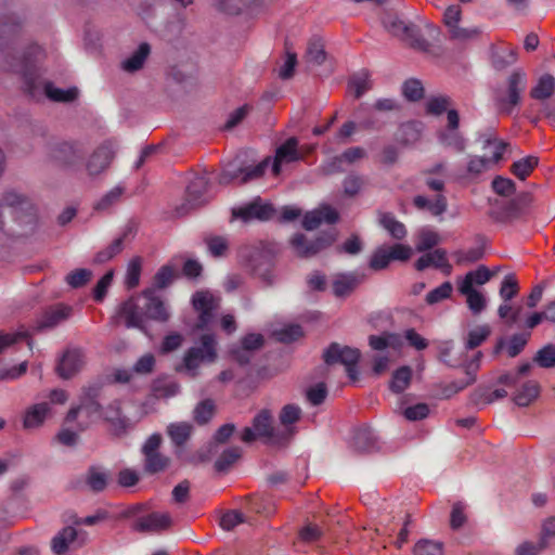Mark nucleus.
<instances>
[{
  "mask_svg": "<svg viewBox=\"0 0 555 555\" xmlns=\"http://www.w3.org/2000/svg\"><path fill=\"white\" fill-rule=\"evenodd\" d=\"M108 473L99 466H90L85 475V482L93 492H102L108 483Z\"/></svg>",
  "mask_w": 555,
  "mask_h": 555,
  "instance_id": "obj_34",
  "label": "nucleus"
},
{
  "mask_svg": "<svg viewBox=\"0 0 555 555\" xmlns=\"http://www.w3.org/2000/svg\"><path fill=\"white\" fill-rule=\"evenodd\" d=\"M77 530L74 527L63 528L51 542L52 551L56 555H63L67 552L69 543L74 542L77 538Z\"/></svg>",
  "mask_w": 555,
  "mask_h": 555,
  "instance_id": "obj_38",
  "label": "nucleus"
},
{
  "mask_svg": "<svg viewBox=\"0 0 555 555\" xmlns=\"http://www.w3.org/2000/svg\"><path fill=\"white\" fill-rule=\"evenodd\" d=\"M117 314L125 319L128 328L134 327L142 332H146V320L165 323L170 318L168 308L155 295L154 288H146L141 297H130L120 304Z\"/></svg>",
  "mask_w": 555,
  "mask_h": 555,
  "instance_id": "obj_2",
  "label": "nucleus"
},
{
  "mask_svg": "<svg viewBox=\"0 0 555 555\" xmlns=\"http://www.w3.org/2000/svg\"><path fill=\"white\" fill-rule=\"evenodd\" d=\"M170 464V459L160 452L144 454V470L154 475L165 470Z\"/></svg>",
  "mask_w": 555,
  "mask_h": 555,
  "instance_id": "obj_44",
  "label": "nucleus"
},
{
  "mask_svg": "<svg viewBox=\"0 0 555 555\" xmlns=\"http://www.w3.org/2000/svg\"><path fill=\"white\" fill-rule=\"evenodd\" d=\"M555 91V77L551 74L542 75L534 87L530 90V96L534 100L544 101L550 99Z\"/></svg>",
  "mask_w": 555,
  "mask_h": 555,
  "instance_id": "obj_35",
  "label": "nucleus"
},
{
  "mask_svg": "<svg viewBox=\"0 0 555 555\" xmlns=\"http://www.w3.org/2000/svg\"><path fill=\"white\" fill-rule=\"evenodd\" d=\"M301 158L302 155L298 151V140L295 137L288 138L275 151V156L272 164L273 175H280L282 164L298 162Z\"/></svg>",
  "mask_w": 555,
  "mask_h": 555,
  "instance_id": "obj_20",
  "label": "nucleus"
},
{
  "mask_svg": "<svg viewBox=\"0 0 555 555\" xmlns=\"http://www.w3.org/2000/svg\"><path fill=\"white\" fill-rule=\"evenodd\" d=\"M115 156L112 143L104 142L96 147L87 160L86 169L90 177L94 178L104 172Z\"/></svg>",
  "mask_w": 555,
  "mask_h": 555,
  "instance_id": "obj_17",
  "label": "nucleus"
},
{
  "mask_svg": "<svg viewBox=\"0 0 555 555\" xmlns=\"http://www.w3.org/2000/svg\"><path fill=\"white\" fill-rule=\"evenodd\" d=\"M151 53V47L146 42H142L138 49L121 63V68L128 73H134L141 69Z\"/></svg>",
  "mask_w": 555,
  "mask_h": 555,
  "instance_id": "obj_33",
  "label": "nucleus"
},
{
  "mask_svg": "<svg viewBox=\"0 0 555 555\" xmlns=\"http://www.w3.org/2000/svg\"><path fill=\"white\" fill-rule=\"evenodd\" d=\"M50 155L59 164L72 167L81 162L85 150L78 143L57 142L51 146Z\"/></svg>",
  "mask_w": 555,
  "mask_h": 555,
  "instance_id": "obj_16",
  "label": "nucleus"
},
{
  "mask_svg": "<svg viewBox=\"0 0 555 555\" xmlns=\"http://www.w3.org/2000/svg\"><path fill=\"white\" fill-rule=\"evenodd\" d=\"M453 286L451 282H443L438 287L431 289L426 295V302L428 305L438 304L447 298H449L452 294Z\"/></svg>",
  "mask_w": 555,
  "mask_h": 555,
  "instance_id": "obj_63",
  "label": "nucleus"
},
{
  "mask_svg": "<svg viewBox=\"0 0 555 555\" xmlns=\"http://www.w3.org/2000/svg\"><path fill=\"white\" fill-rule=\"evenodd\" d=\"M351 448L357 453H372L379 449L378 437L367 425H362L353 430Z\"/></svg>",
  "mask_w": 555,
  "mask_h": 555,
  "instance_id": "obj_19",
  "label": "nucleus"
},
{
  "mask_svg": "<svg viewBox=\"0 0 555 555\" xmlns=\"http://www.w3.org/2000/svg\"><path fill=\"white\" fill-rule=\"evenodd\" d=\"M171 526V517L168 513H151L141 517L132 525V529L139 532H159Z\"/></svg>",
  "mask_w": 555,
  "mask_h": 555,
  "instance_id": "obj_23",
  "label": "nucleus"
},
{
  "mask_svg": "<svg viewBox=\"0 0 555 555\" xmlns=\"http://www.w3.org/2000/svg\"><path fill=\"white\" fill-rule=\"evenodd\" d=\"M270 158L267 157L256 166H242L237 159L229 162L218 177L220 184H229L237 181L238 184H245L261 178L269 167Z\"/></svg>",
  "mask_w": 555,
  "mask_h": 555,
  "instance_id": "obj_7",
  "label": "nucleus"
},
{
  "mask_svg": "<svg viewBox=\"0 0 555 555\" xmlns=\"http://www.w3.org/2000/svg\"><path fill=\"white\" fill-rule=\"evenodd\" d=\"M9 209L13 219L23 224L33 223L36 209L30 199L15 190L5 191L0 198V229L4 224V211Z\"/></svg>",
  "mask_w": 555,
  "mask_h": 555,
  "instance_id": "obj_5",
  "label": "nucleus"
},
{
  "mask_svg": "<svg viewBox=\"0 0 555 555\" xmlns=\"http://www.w3.org/2000/svg\"><path fill=\"white\" fill-rule=\"evenodd\" d=\"M300 416L301 409L298 405H284L279 415L280 423L284 427L283 430L293 429L295 431L294 427L292 426L300 420Z\"/></svg>",
  "mask_w": 555,
  "mask_h": 555,
  "instance_id": "obj_55",
  "label": "nucleus"
},
{
  "mask_svg": "<svg viewBox=\"0 0 555 555\" xmlns=\"http://www.w3.org/2000/svg\"><path fill=\"white\" fill-rule=\"evenodd\" d=\"M383 25L391 35L401 39L410 40L414 48L424 51L429 48L426 39L422 37L418 27L412 23H405L398 16L388 15L383 20Z\"/></svg>",
  "mask_w": 555,
  "mask_h": 555,
  "instance_id": "obj_14",
  "label": "nucleus"
},
{
  "mask_svg": "<svg viewBox=\"0 0 555 555\" xmlns=\"http://www.w3.org/2000/svg\"><path fill=\"white\" fill-rule=\"evenodd\" d=\"M414 555H443V544L438 541L422 539L414 545Z\"/></svg>",
  "mask_w": 555,
  "mask_h": 555,
  "instance_id": "obj_56",
  "label": "nucleus"
},
{
  "mask_svg": "<svg viewBox=\"0 0 555 555\" xmlns=\"http://www.w3.org/2000/svg\"><path fill=\"white\" fill-rule=\"evenodd\" d=\"M273 335L276 340L288 344L302 336V328L298 324H289L281 330L274 331Z\"/></svg>",
  "mask_w": 555,
  "mask_h": 555,
  "instance_id": "obj_62",
  "label": "nucleus"
},
{
  "mask_svg": "<svg viewBox=\"0 0 555 555\" xmlns=\"http://www.w3.org/2000/svg\"><path fill=\"white\" fill-rule=\"evenodd\" d=\"M414 267L417 271H424L428 267H434L441 270L446 275L452 273V266L449 263L447 250L443 248H436L434 251L424 254L415 261Z\"/></svg>",
  "mask_w": 555,
  "mask_h": 555,
  "instance_id": "obj_22",
  "label": "nucleus"
},
{
  "mask_svg": "<svg viewBox=\"0 0 555 555\" xmlns=\"http://www.w3.org/2000/svg\"><path fill=\"white\" fill-rule=\"evenodd\" d=\"M519 292V285L514 274H507L503 279L500 287V297L505 302H509Z\"/></svg>",
  "mask_w": 555,
  "mask_h": 555,
  "instance_id": "obj_59",
  "label": "nucleus"
},
{
  "mask_svg": "<svg viewBox=\"0 0 555 555\" xmlns=\"http://www.w3.org/2000/svg\"><path fill=\"white\" fill-rule=\"evenodd\" d=\"M335 241L336 232L334 230L323 232L311 241L305 234L297 233L291 238V245L297 256L310 258L330 247Z\"/></svg>",
  "mask_w": 555,
  "mask_h": 555,
  "instance_id": "obj_13",
  "label": "nucleus"
},
{
  "mask_svg": "<svg viewBox=\"0 0 555 555\" xmlns=\"http://www.w3.org/2000/svg\"><path fill=\"white\" fill-rule=\"evenodd\" d=\"M413 204L417 209H426L433 216H441L448 208L447 197L442 194H438L433 201L423 195H417L414 197Z\"/></svg>",
  "mask_w": 555,
  "mask_h": 555,
  "instance_id": "obj_31",
  "label": "nucleus"
},
{
  "mask_svg": "<svg viewBox=\"0 0 555 555\" xmlns=\"http://www.w3.org/2000/svg\"><path fill=\"white\" fill-rule=\"evenodd\" d=\"M365 279L364 274L357 272L338 274L332 284L336 297H345L351 294Z\"/></svg>",
  "mask_w": 555,
  "mask_h": 555,
  "instance_id": "obj_27",
  "label": "nucleus"
},
{
  "mask_svg": "<svg viewBox=\"0 0 555 555\" xmlns=\"http://www.w3.org/2000/svg\"><path fill=\"white\" fill-rule=\"evenodd\" d=\"M106 421L111 430L117 435H124L131 427L130 420L121 412V402L119 400L112 401L103 411L102 416Z\"/></svg>",
  "mask_w": 555,
  "mask_h": 555,
  "instance_id": "obj_21",
  "label": "nucleus"
},
{
  "mask_svg": "<svg viewBox=\"0 0 555 555\" xmlns=\"http://www.w3.org/2000/svg\"><path fill=\"white\" fill-rule=\"evenodd\" d=\"M348 87L353 90L354 96L360 99L365 92L372 89L373 83L370 78V73L367 70H361L359 73L353 74L349 81Z\"/></svg>",
  "mask_w": 555,
  "mask_h": 555,
  "instance_id": "obj_43",
  "label": "nucleus"
},
{
  "mask_svg": "<svg viewBox=\"0 0 555 555\" xmlns=\"http://www.w3.org/2000/svg\"><path fill=\"white\" fill-rule=\"evenodd\" d=\"M179 272L177 268L171 263L162 266L153 278V287L156 289H164L168 287L177 278Z\"/></svg>",
  "mask_w": 555,
  "mask_h": 555,
  "instance_id": "obj_41",
  "label": "nucleus"
},
{
  "mask_svg": "<svg viewBox=\"0 0 555 555\" xmlns=\"http://www.w3.org/2000/svg\"><path fill=\"white\" fill-rule=\"evenodd\" d=\"M532 362L541 369L555 367V344H546L541 347L532 358Z\"/></svg>",
  "mask_w": 555,
  "mask_h": 555,
  "instance_id": "obj_46",
  "label": "nucleus"
},
{
  "mask_svg": "<svg viewBox=\"0 0 555 555\" xmlns=\"http://www.w3.org/2000/svg\"><path fill=\"white\" fill-rule=\"evenodd\" d=\"M540 542L545 548L555 543V516L543 521Z\"/></svg>",
  "mask_w": 555,
  "mask_h": 555,
  "instance_id": "obj_64",
  "label": "nucleus"
},
{
  "mask_svg": "<svg viewBox=\"0 0 555 555\" xmlns=\"http://www.w3.org/2000/svg\"><path fill=\"white\" fill-rule=\"evenodd\" d=\"M152 391L156 398H169L179 393L180 385L170 378L159 377L153 382Z\"/></svg>",
  "mask_w": 555,
  "mask_h": 555,
  "instance_id": "obj_42",
  "label": "nucleus"
},
{
  "mask_svg": "<svg viewBox=\"0 0 555 555\" xmlns=\"http://www.w3.org/2000/svg\"><path fill=\"white\" fill-rule=\"evenodd\" d=\"M51 411L48 402H40L26 409L23 417V427L27 430L39 428L46 422Z\"/></svg>",
  "mask_w": 555,
  "mask_h": 555,
  "instance_id": "obj_28",
  "label": "nucleus"
},
{
  "mask_svg": "<svg viewBox=\"0 0 555 555\" xmlns=\"http://www.w3.org/2000/svg\"><path fill=\"white\" fill-rule=\"evenodd\" d=\"M439 142L456 153H463L466 149V139L459 130H442L438 133Z\"/></svg>",
  "mask_w": 555,
  "mask_h": 555,
  "instance_id": "obj_40",
  "label": "nucleus"
},
{
  "mask_svg": "<svg viewBox=\"0 0 555 555\" xmlns=\"http://www.w3.org/2000/svg\"><path fill=\"white\" fill-rule=\"evenodd\" d=\"M339 219L338 212L330 206H324L321 209L307 212L302 219V227L312 231L324 221L328 224L336 223Z\"/></svg>",
  "mask_w": 555,
  "mask_h": 555,
  "instance_id": "obj_26",
  "label": "nucleus"
},
{
  "mask_svg": "<svg viewBox=\"0 0 555 555\" xmlns=\"http://www.w3.org/2000/svg\"><path fill=\"white\" fill-rule=\"evenodd\" d=\"M242 451L238 447L225 449L215 462V469L218 473L227 472L232 464L241 457Z\"/></svg>",
  "mask_w": 555,
  "mask_h": 555,
  "instance_id": "obj_53",
  "label": "nucleus"
},
{
  "mask_svg": "<svg viewBox=\"0 0 555 555\" xmlns=\"http://www.w3.org/2000/svg\"><path fill=\"white\" fill-rule=\"evenodd\" d=\"M507 396V391L503 388H498L491 392L483 389H477L472 395V402L476 405L490 404L495 400L503 399Z\"/></svg>",
  "mask_w": 555,
  "mask_h": 555,
  "instance_id": "obj_54",
  "label": "nucleus"
},
{
  "mask_svg": "<svg viewBox=\"0 0 555 555\" xmlns=\"http://www.w3.org/2000/svg\"><path fill=\"white\" fill-rule=\"evenodd\" d=\"M539 158L535 156H526L511 166V172L520 180H525L538 166Z\"/></svg>",
  "mask_w": 555,
  "mask_h": 555,
  "instance_id": "obj_48",
  "label": "nucleus"
},
{
  "mask_svg": "<svg viewBox=\"0 0 555 555\" xmlns=\"http://www.w3.org/2000/svg\"><path fill=\"white\" fill-rule=\"evenodd\" d=\"M491 330L488 325H481L470 331L465 341V348L473 350L479 347L490 335Z\"/></svg>",
  "mask_w": 555,
  "mask_h": 555,
  "instance_id": "obj_57",
  "label": "nucleus"
},
{
  "mask_svg": "<svg viewBox=\"0 0 555 555\" xmlns=\"http://www.w3.org/2000/svg\"><path fill=\"white\" fill-rule=\"evenodd\" d=\"M72 314V308L64 305H57L47 309L37 320L36 328L38 331L52 330L62 322L66 321Z\"/></svg>",
  "mask_w": 555,
  "mask_h": 555,
  "instance_id": "obj_24",
  "label": "nucleus"
},
{
  "mask_svg": "<svg viewBox=\"0 0 555 555\" xmlns=\"http://www.w3.org/2000/svg\"><path fill=\"white\" fill-rule=\"evenodd\" d=\"M92 275L89 269H76L65 276V281L72 288H80L91 281Z\"/></svg>",
  "mask_w": 555,
  "mask_h": 555,
  "instance_id": "obj_60",
  "label": "nucleus"
},
{
  "mask_svg": "<svg viewBox=\"0 0 555 555\" xmlns=\"http://www.w3.org/2000/svg\"><path fill=\"white\" fill-rule=\"evenodd\" d=\"M124 193V188L115 186L105 193L93 206V209L98 212L108 211L116 203L119 202Z\"/></svg>",
  "mask_w": 555,
  "mask_h": 555,
  "instance_id": "obj_50",
  "label": "nucleus"
},
{
  "mask_svg": "<svg viewBox=\"0 0 555 555\" xmlns=\"http://www.w3.org/2000/svg\"><path fill=\"white\" fill-rule=\"evenodd\" d=\"M134 234V228L131 224H128L121 235L117 238H115L111 245H108L106 248L100 250L94 256V262L95 263H105L108 260H111L113 257L118 255L124 249V242L130 236H133Z\"/></svg>",
  "mask_w": 555,
  "mask_h": 555,
  "instance_id": "obj_29",
  "label": "nucleus"
},
{
  "mask_svg": "<svg viewBox=\"0 0 555 555\" xmlns=\"http://www.w3.org/2000/svg\"><path fill=\"white\" fill-rule=\"evenodd\" d=\"M244 264L249 273L258 278L266 286L274 283V255L266 248H248L244 254Z\"/></svg>",
  "mask_w": 555,
  "mask_h": 555,
  "instance_id": "obj_6",
  "label": "nucleus"
},
{
  "mask_svg": "<svg viewBox=\"0 0 555 555\" xmlns=\"http://www.w3.org/2000/svg\"><path fill=\"white\" fill-rule=\"evenodd\" d=\"M208 190V180L203 176L195 177L190 181L185 192V203L177 208V215L183 216L190 209L199 207L204 204V194Z\"/></svg>",
  "mask_w": 555,
  "mask_h": 555,
  "instance_id": "obj_15",
  "label": "nucleus"
},
{
  "mask_svg": "<svg viewBox=\"0 0 555 555\" xmlns=\"http://www.w3.org/2000/svg\"><path fill=\"white\" fill-rule=\"evenodd\" d=\"M378 221L392 238L401 241L406 236L405 225L397 220L393 214L382 212L379 214Z\"/></svg>",
  "mask_w": 555,
  "mask_h": 555,
  "instance_id": "obj_36",
  "label": "nucleus"
},
{
  "mask_svg": "<svg viewBox=\"0 0 555 555\" xmlns=\"http://www.w3.org/2000/svg\"><path fill=\"white\" fill-rule=\"evenodd\" d=\"M41 48L31 43L23 50V56L16 59L12 63L7 59L4 70L16 74L23 80L24 90L31 96L37 98L43 90L44 94L54 102H72L78 95L77 88L60 89L55 88L52 82H41L39 69L36 66V61L41 54Z\"/></svg>",
  "mask_w": 555,
  "mask_h": 555,
  "instance_id": "obj_1",
  "label": "nucleus"
},
{
  "mask_svg": "<svg viewBox=\"0 0 555 555\" xmlns=\"http://www.w3.org/2000/svg\"><path fill=\"white\" fill-rule=\"evenodd\" d=\"M193 426L190 423H172L167 427V434L170 437L172 443L177 447L176 455L182 457V447L191 438Z\"/></svg>",
  "mask_w": 555,
  "mask_h": 555,
  "instance_id": "obj_30",
  "label": "nucleus"
},
{
  "mask_svg": "<svg viewBox=\"0 0 555 555\" xmlns=\"http://www.w3.org/2000/svg\"><path fill=\"white\" fill-rule=\"evenodd\" d=\"M22 30V21L14 14L0 15V48L5 49L2 68L4 69L5 61L9 59L15 63L16 59L23 56V51L15 47V40Z\"/></svg>",
  "mask_w": 555,
  "mask_h": 555,
  "instance_id": "obj_9",
  "label": "nucleus"
},
{
  "mask_svg": "<svg viewBox=\"0 0 555 555\" xmlns=\"http://www.w3.org/2000/svg\"><path fill=\"white\" fill-rule=\"evenodd\" d=\"M440 242L439 235L430 230H422L418 234V240L415 248L418 253L430 250Z\"/></svg>",
  "mask_w": 555,
  "mask_h": 555,
  "instance_id": "obj_61",
  "label": "nucleus"
},
{
  "mask_svg": "<svg viewBox=\"0 0 555 555\" xmlns=\"http://www.w3.org/2000/svg\"><path fill=\"white\" fill-rule=\"evenodd\" d=\"M540 385L535 380H527L516 391L513 400L518 406H528L540 393Z\"/></svg>",
  "mask_w": 555,
  "mask_h": 555,
  "instance_id": "obj_37",
  "label": "nucleus"
},
{
  "mask_svg": "<svg viewBox=\"0 0 555 555\" xmlns=\"http://www.w3.org/2000/svg\"><path fill=\"white\" fill-rule=\"evenodd\" d=\"M490 145L494 146L493 155L490 159L491 164H498L503 159L504 152L509 147V144L503 140L498 139L495 135L486 134L482 140V149L486 150Z\"/></svg>",
  "mask_w": 555,
  "mask_h": 555,
  "instance_id": "obj_51",
  "label": "nucleus"
},
{
  "mask_svg": "<svg viewBox=\"0 0 555 555\" xmlns=\"http://www.w3.org/2000/svg\"><path fill=\"white\" fill-rule=\"evenodd\" d=\"M306 61L313 65H321L326 59V52L321 39L312 38L307 47Z\"/></svg>",
  "mask_w": 555,
  "mask_h": 555,
  "instance_id": "obj_49",
  "label": "nucleus"
},
{
  "mask_svg": "<svg viewBox=\"0 0 555 555\" xmlns=\"http://www.w3.org/2000/svg\"><path fill=\"white\" fill-rule=\"evenodd\" d=\"M361 352L357 348L341 346L338 343H332L323 352V360L327 365L340 363L345 365L347 375L351 380L358 379L357 364Z\"/></svg>",
  "mask_w": 555,
  "mask_h": 555,
  "instance_id": "obj_10",
  "label": "nucleus"
},
{
  "mask_svg": "<svg viewBox=\"0 0 555 555\" xmlns=\"http://www.w3.org/2000/svg\"><path fill=\"white\" fill-rule=\"evenodd\" d=\"M465 378L452 382L444 387L443 396L446 398H450L476 382V376L472 371V365H465Z\"/></svg>",
  "mask_w": 555,
  "mask_h": 555,
  "instance_id": "obj_52",
  "label": "nucleus"
},
{
  "mask_svg": "<svg viewBox=\"0 0 555 555\" xmlns=\"http://www.w3.org/2000/svg\"><path fill=\"white\" fill-rule=\"evenodd\" d=\"M402 93L408 101L416 102L424 96V87L418 79H408L402 85Z\"/></svg>",
  "mask_w": 555,
  "mask_h": 555,
  "instance_id": "obj_58",
  "label": "nucleus"
},
{
  "mask_svg": "<svg viewBox=\"0 0 555 555\" xmlns=\"http://www.w3.org/2000/svg\"><path fill=\"white\" fill-rule=\"evenodd\" d=\"M459 292L466 296L468 308L474 314H479L485 310L487 306L485 296L474 287H469L468 281L459 283Z\"/></svg>",
  "mask_w": 555,
  "mask_h": 555,
  "instance_id": "obj_32",
  "label": "nucleus"
},
{
  "mask_svg": "<svg viewBox=\"0 0 555 555\" xmlns=\"http://www.w3.org/2000/svg\"><path fill=\"white\" fill-rule=\"evenodd\" d=\"M273 214L272 205L262 203L260 198L234 210V215L245 221L250 219L269 220Z\"/></svg>",
  "mask_w": 555,
  "mask_h": 555,
  "instance_id": "obj_25",
  "label": "nucleus"
},
{
  "mask_svg": "<svg viewBox=\"0 0 555 555\" xmlns=\"http://www.w3.org/2000/svg\"><path fill=\"white\" fill-rule=\"evenodd\" d=\"M192 306L198 313L194 331H209L215 323V312L219 309V299L209 291H197L192 296Z\"/></svg>",
  "mask_w": 555,
  "mask_h": 555,
  "instance_id": "obj_11",
  "label": "nucleus"
},
{
  "mask_svg": "<svg viewBox=\"0 0 555 555\" xmlns=\"http://www.w3.org/2000/svg\"><path fill=\"white\" fill-rule=\"evenodd\" d=\"M527 74L520 68L515 69L507 77L506 88L498 89L493 94V101L499 113L512 114L513 109L521 101V94L527 88Z\"/></svg>",
  "mask_w": 555,
  "mask_h": 555,
  "instance_id": "obj_4",
  "label": "nucleus"
},
{
  "mask_svg": "<svg viewBox=\"0 0 555 555\" xmlns=\"http://www.w3.org/2000/svg\"><path fill=\"white\" fill-rule=\"evenodd\" d=\"M217 359V341L212 333L199 337V346L191 347L184 354L183 363L188 371L196 370L201 362H214Z\"/></svg>",
  "mask_w": 555,
  "mask_h": 555,
  "instance_id": "obj_12",
  "label": "nucleus"
},
{
  "mask_svg": "<svg viewBox=\"0 0 555 555\" xmlns=\"http://www.w3.org/2000/svg\"><path fill=\"white\" fill-rule=\"evenodd\" d=\"M216 413V404L212 399L202 400L193 410V420L198 425H205L210 422Z\"/></svg>",
  "mask_w": 555,
  "mask_h": 555,
  "instance_id": "obj_45",
  "label": "nucleus"
},
{
  "mask_svg": "<svg viewBox=\"0 0 555 555\" xmlns=\"http://www.w3.org/2000/svg\"><path fill=\"white\" fill-rule=\"evenodd\" d=\"M85 364V354L79 348L67 349L56 365V373L63 379L75 376Z\"/></svg>",
  "mask_w": 555,
  "mask_h": 555,
  "instance_id": "obj_18",
  "label": "nucleus"
},
{
  "mask_svg": "<svg viewBox=\"0 0 555 555\" xmlns=\"http://www.w3.org/2000/svg\"><path fill=\"white\" fill-rule=\"evenodd\" d=\"M294 436L293 429L275 430L273 416L269 410H261L255 415L251 427H245L241 434V440L251 443L256 439H264L272 444H285Z\"/></svg>",
  "mask_w": 555,
  "mask_h": 555,
  "instance_id": "obj_3",
  "label": "nucleus"
},
{
  "mask_svg": "<svg viewBox=\"0 0 555 555\" xmlns=\"http://www.w3.org/2000/svg\"><path fill=\"white\" fill-rule=\"evenodd\" d=\"M533 203V196L529 192H522L512 199L505 207V212L511 218H518L527 211Z\"/></svg>",
  "mask_w": 555,
  "mask_h": 555,
  "instance_id": "obj_39",
  "label": "nucleus"
},
{
  "mask_svg": "<svg viewBox=\"0 0 555 555\" xmlns=\"http://www.w3.org/2000/svg\"><path fill=\"white\" fill-rule=\"evenodd\" d=\"M101 386L90 385L82 388V392L79 397V404L72 406L67 412L64 423L70 424L77 421V417L81 411H83L90 421L100 418L103 414V406L100 403Z\"/></svg>",
  "mask_w": 555,
  "mask_h": 555,
  "instance_id": "obj_8",
  "label": "nucleus"
},
{
  "mask_svg": "<svg viewBox=\"0 0 555 555\" xmlns=\"http://www.w3.org/2000/svg\"><path fill=\"white\" fill-rule=\"evenodd\" d=\"M412 378V370L410 366H402L396 370L392 374V378L390 380L389 388L395 393H401L404 391Z\"/></svg>",
  "mask_w": 555,
  "mask_h": 555,
  "instance_id": "obj_47",
  "label": "nucleus"
}]
</instances>
